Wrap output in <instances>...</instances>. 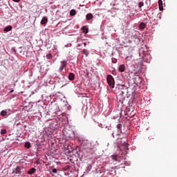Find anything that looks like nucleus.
<instances>
[{
  "label": "nucleus",
  "mask_w": 177,
  "mask_h": 177,
  "mask_svg": "<svg viewBox=\"0 0 177 177\" xmlns=\"http://www.w3.org/2000/svg\"><path fill=\"white\" fill-rule=\"evenodd\" d=\"M64 136H65L66 140H69V139H71L74 138V131L71 129H65L63 131Z\"/></svg>",
  "instance_id": "nucleus-1"
},
{
  "label": "nucleus",
  "mask_w": 177,
  "mask_h": 177,
  "mask_svg": "<svg viewBox=\"0 0 177 177\" xmlns=\"http://www.w3.org/2000/svg\"><path fill=\"white\" fill-rule=\"evenodd\" d=\"M106 81H107V84L109 86V88H111V89H113V88H114L115 85V82H114V77H113L111 75H109L106 77Z\"/></svg>",
  "instance_id": "nucleus-2"
},
{
  "label": "nucleus",
  "mask_w": 177,
  "mask_h": 177,
  "mask_svg": "<svg viewBox=\"0 0 177 177\" xmlns=\"http://www.w3.org/2000/svg\"><path fill=\"white\" fill-rule=\"evenodd\" d=\"M67 67V62L66 60L64 61H61V66L59 67V71L62 73L64 68Z\"/></svg>",
  "instance_id": "nucleus-3"
},
{
  "label": "nucleus",
  "mask_w": 177,
  "mask_h": 177,
  "mask_svg": "<svg viewBox=\"0 0 177 177\" xmlns=\"http://www.w3.org/2000/svg\"><path fill=\"white\" fill-rule=\"evenodd\" d=\"M12 174H16V175H21V167L20 166H17L16 168L13 169Z\"/></svg>",
  "instance_id": "nucleus-4"
},
{
  "label": "nucleus",
  "mask_w": 177,
  "mask_h": 177,
  "mask_svg": "<svg viewBox=\"0 0 177 177\" xmlns=\"http://www.w3.org/2000/svg\"><path fill=\"white\" fill-rule=\"evenodd\" d=\"M37 169L32 167L28 171V175H32V174H35Z\"/></svg>",
  "instance_id": "nucleus-5"
},
{
  "label": "nucleus",
  "mask_w": 177,
  "mask_h": 177,
  "mask_svg": "<svg viewBox=\"0 0 177 177\" xmlns=\"http://www.w3.org/2000/svg\"><path fill=\"white\" fill-rule=\"evenodd\" d=\"M118 70L120 73H124V71H125V65L124 64L120 65Z\"/></svg>",
  "instance_id": "nucleus-6"
},
{
  "label": "nucleus",
  "mask_w": 177,
  "mask_h": 177,
  "mask_svg": "<svg viewBox=\"0 0 177 177\" xmlns=\"http://www.w3.org/2000/svg\"><path fill=\"white\" fill-rule=\"evenodd\" d=\"M75 78V75H74V73H70L68 75V80H70V81H74Z\"/></svg>",
  "instance_id": "nucleus-7"
},
{
  "label": "nucleus",
  "mask_w": 177,
  "mask_h": 177,
  "mask_svg": "<svg viewBox=\"0 0 177 177\" xmlns=\"http://www.w3.org/2000/svg\"><path fill=\"white\" fill-rule=\"evenodd\" d=\"M147 27V25L146 24L143 23V22H141L140 24H139V28L140 30H145Z\"/></svg>",
  "instance_id": "nucleus-8"
},
{
  "label": "nucleus",
  "mask_w": 177,
  "mask_h": 177,
  "mask_svg": "<svg viewBox=\"0 0 177 177\" xmlns=\"http://www.w3.org/2000/svg\"><path fill=\"white\" fill-rule=\"evenodd\" d=\"M48 23V17H44L41 21V24H46Z\"/></svg>",
  "instance_id": "nucleus-9"
},
{
  "label": "nucleus",
  "mask_w": 177,
  "mask_h": 177,
  "mask_svg": "<svg viewBox=\"0 0 177 177\" xmlns=\"http://www.w3.org/2000/svg\"><path fill=\"white\" fill-rule=\"evenodd\" d=\"M158 6L160 10H163L164 8L162 7V0H158Z\"/></svg>",
  "instance_id": "nucleus-10"
},
{
  "label": "nucleus",
  "mask_w": 177,
  "mask_h": 177,
  "mask_svg": "<svg viewBox=\"0 0 177 177\" xmlns=\"http://www.w3.org/2000/svg\"><path fill=\"white\" fill-rule=\"evenodd\" d=\"M86 20H92V19H93V15L89 13L87 14L86 16Z\"/></svg>",
  "instance_id": "nucleus-11"
},
{
  "label": "nucleus",
  "mask_w": 177,
  "mask_h": 177,
  "mask_svg": "<svg viewBox=\"0 0 177 177\" xmlns=\"http://www.w3.org/2000/svg\"><path fill=\"white\" fill-rule=\"evenodd\" d=\"M11 30L12 26H8L4 28L3 31H5L6 32H9V31H11Z\"/></svg>",
  "instance_id": "nucleus-12"
},
{
  "label": "nucleus",
  "mask_w": 177,
  "mask_h": 177,
  "mask_svg": "<svg viewBox=\"0 0 177 177\" xmlns=\"http://www.w3.org/2000/svg\"><path fill=\"white\" fill-rule=\"evenodd\" d=\"M82 31H83V32L84 33V34H88V27H86V26H83L82 28Z\"/></svg>",
  "instance_id": "nucleus-13"
},
{
  "label": "nucleus",
  "mask_w": 177,
  "mask_h": 177,
  "mask_svg": "<svg viewBox=\"0 0 177 177\" xmlns=\"http://www.w3.org/2000/svg\"><path fill=\"white\" fill-rule=\"evenodd\" d=\"M111 158L114 161H118V155H112L111 156Z\"/></svg>",
  "instance_id": "nucleus-14"
},
{
  "label": "nucleus",
  "mask_w": 177,
  "mask_h": 177,
  "mask_svg": "<svg viewBox=\"0 0 177 177\" xmlns=\"http://www.w3.org/2000/svg\"><path fill=\"white\" fill-rule=\"evenodd\" d=\"M8 115V112L6 111H2L1 112V115L2 116V117H5V116H6Z\"/></svg>",
  "instance_id": "nucleus-15"
},
{
  "label": "nucleus",
  "mask_w": 177,
  "mask_h": 177,
  "mask_svg": "<svg viewBox=\"0 0 177 177\" xmlns=\"http://www.w3.org/2000/svg\"><path fill=\"white\" fill-rule=\"evenodd\" d=\"M24 146L26 149H30V147H31V144L29 142H27L25 143Z\"/></svg>",
  "instance_id": "nucleus-16"
},
{
  "label": "nucleus",
  "mask_w": 177,
  "mask_h": 177,
  "mask_svg": "<svg viewBox=\"0 0 177 177\" xmlns=\"http://www.w3.org/2000/svg\"><path fill=\"white\" fill-rule=\"evenodd\" d=\"M75 15H76L75 10H71L70 11V15H71V16H75Z\"/></svg>",
  "instance_id": "nucleus-17"
},
{
  "label": "nucleus",
  "mask_w": 177,
  "mask_h": 177,
  "mask_svg": "<svg viewBox=\"0 0 177 177\" xmlns=\"http://www.w3.org/2000/svg\"><path fill=\"white\" fill-rule=\"evenodd\" d=\"M82 53H83L84 55H86V56H88V55L89 54V53L88 52V50H86V49H84V50H82Z\"/></svg>",
  "instance_id": "nucleus-18"
},
{
  "label": "nucleus",
  "mask_w": 177,
  "mask_h": 177,
  "mask_svg": "<svg viewBox=\"0 0 177 177\" xmlns=\"http://www.w3.org/2000/svg\"><path fill=\"white\" fill-rule=\"evenodd\" d=\"M145 5V3H143V1H140L139 3H138V8H142L143 7V6Z\"/></svg>",
  "instance_id": "nucleus-19"
},
{
  "label": "nucleus",
  "mask_w": 177,
  "mask_h": 177,
  "mask_svg": "<svg viewBox=\"0 0 177 177\" xmlns=\"http://www.w3.org/2000/svg\"><path fill=\"white\" fill-rule=\"evenodd\" d=\"M121 128H122V124H118L117 125V129H121Z\"/></svg>",
  "instance_id": "nucleus-20"
},
{
  "label": "nucleus",
  "mask_w": 177,
  "mask_h": 177,
  "mask_svg": "<svg viewBox=\"0 0 177 177\" xmlns=\"http://www.w3.org/2000/svg\"><path fill=\"white\" fill-rule=\"evenodd\" d=\"M1 135H5V133H6V129H2L1 131Z\"/></svg>",
  "instance_id": "nucleus-21"
},
{
  "label": "nucleus",
  "mask_w": 177,
  "mask_h": 177,
  "mask_svg": "<svg viewBox=\"0 0 177 177\" xmlns=\"http://www.w3.org/2000/svg\"><path fill=\"white\" fill-rule=\"evenodd\" d=\"M47 59H52L53 56L52 54H48L46 55Z\"/></svg>",
  "instance_id": "nucleus-22"
},
{
  "label": "nucleus",
  "mask_w": 177,
  "mask_h": 177,
  "mask_svg": "<svg viewBox=\"0 0 177 177\" xmlns=\"http://www.w3.org/2000/svg\"><path fill=\"white\" fill-rule=\"evenodd\" d=\"M52 172L53 174H57V169H53Z\"/></svg>",
  "instance_id": "nucleus-23"
},
{
  "label": "nucleus",
  "mask_w": 177,
  "mask_h": 177,
  "mask_svg": "<svg viewBox=\"0 0 177 177\" xmlns=\"http://www.w3.org/2000/svg\"><path fill=\"white\" fill-rule=\"evenodd\" d=\"M87 169L88 171H91V169H92V166L91 165H89L88 167H87Z\"/></svg>",
  "instance_id": "nucleus-24"
},
{
  "label": "nucleus",
  "mask_w": 177,
  "mask_h": 177,
  "mask_svg": "<svg viewBox=\"0 0 177 177\" xmlns=\"http://www.w3.org/2000/svg\"><path fill=\"white\" fill-rule=\"evenodd\" d=\"M87 151H88V153H91L92 154V149H87Z\"/></svg>",
  "instance_id": "nucleus-25"
},
{
  "label": "nucleus",
  "mask_w": 177,
  "mask_h": 177,
  "mask_svg": "<svg viewBox=\"0 0 177 177\" xmlns=\"http://www.w3.org/2000/svg\"><path fill=\"white\" fill-rule=\"evenodd\" d=\"M14 2H20V0H12Z\"/></svg>",
  "instance_id": "nucleus-26"
},
{
  "label": "nucleus",
  "mask_w": 177,
  "mask_h": 177,
  "mask_svg": "<svg viewBox=\"0 0 177 177\" xmlns=\"http://www.w3.org/2000/svg\"><path fill=\"white\" fill-rule=\"evenodd\" d=\"M84 46H86V43H84Z\"/></svg>",
  "instance_id": "nucleus-27"
},
{
  "label": "nucleus",
  "mask_w": 177,
  "mask_h": 177,
  "mask_svg": "<svg viewBox=\"0 0 177 177\" xmlns=\"http://www.w3.org/2000/svg\"><path fill=\"white\" fill-rule=\"evenodd\" d=\"M113 63H115V61H113Z\"/></svg>",
  "instance_id": "nucleus-28"
},
{
  "label": "nucleus",
  "mask_w": 177,
  "mask_h": 177,
  "mask_svg": "<svg viewBox=\"0 0 177 177\" xmlns=\"http://www.w3.org/2000/svg\"><path fill=\"white\" fill-rule=\"evenodd\" d=\"M113 63H115V61H113Z\"/></svg>",
  "instance_id": "nucleus-29"
}]
</instances>
